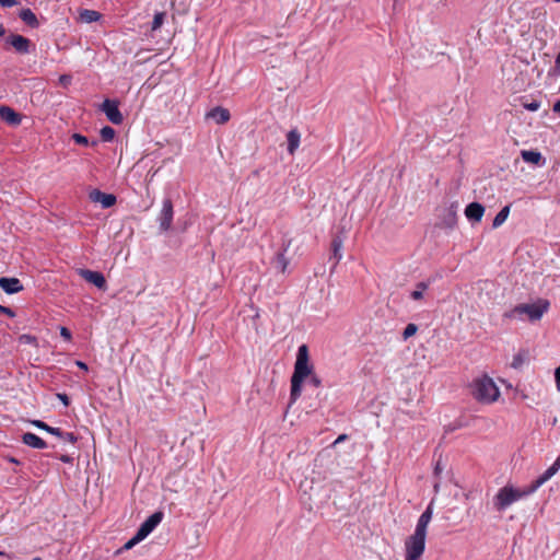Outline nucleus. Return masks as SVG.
Returning a JSON list of instances; mask_svg holds the SVG:
<instances>
[{"instance_id":"obj_30","label":"nucleus","mask_w":560,"mask_h":560,"mask_svg":"<svg viewBox=\"0 0 560 560\" xmlns=\"http://www.w3.org/2000/svg\"><path fill=\"white\" fill-rule=\"evenodd\" d=\"M417 331H418V326L416 324H408L402 331V339L407 340L408 338L416 335Z\"/></svg>"},{"instance_id":"obj_34","label":"nucleus","mask_w":560,"mask_h":560,"mask_svg":"<svg viewBox=\"0 0 560 560\" xmlns=\"http://www.w3.org/2000/svg\"><path fill=\"white\" fill-rule=\"evenodd\" d=\"M72 139L74 140L75 143L81 144V145H88L90 143L89 139L85 136H82L80 133H74L72 136Z\"/></svg>"},{"instance_id":"obj_16","label":"nucleus","mask_w":560,"mask_h":560,"mask_svg":"<svg viewBox=\"0 0 560 560\" xmlns=\"http://www.w3.org/2000/svg\"><path fill=\"white\" fill-rule=\"evenodd\" d=\"M432 504H433V502H431L428 505L427 510L420 515L417 526H416V529H415V533L422 534V535L427 536V528L432 518V513H433Z\"/></svg>"},{"instance_id":"obj_29","label":"nucleus","mask_w":560,"mask_h":560,"mask_svg":"<svg viewBox=\"0 0 560 560\" xmlns=\"http://www.w3.org/2000/svg\"><path fill=\"white\" fill-rule=\"evenodd\" d=\"M101 137L104 141H112L115 137V130L109 126H105L101 129Z\"/></svg>"},{"instance_id":"obj_36","label":"nucleus","mask_w":560,"mask_h":560,"mask_svg":"<svg viewBox=\"0 0 560 560\" xmlns=\"http://www.w3.org/2000/svg\"><path fill=\"white\" fill-rule=\"evenodd\" d=\"M310 382L314 387H319L322 385L320 378L314 373L310 376Z\"/></svg>"},{"instance_id":"obj_46","label":"nucleus","mask_w":560,"mask_h":560,"mask_svg":"<svg viewBox=\"0 0 560 560\" xmlns=\"http://www.w3.org/2000/svg\"><path fill=\"white\" fill-rule=\"evenodd\" d=\"M60 459H61L62 462H65V463H69V462H70V457H69V456H67V455L61 456V458H60Z\"/></svg>"},{"instance_id":"obj_11","label":"nucleus","mask_w":560,"mask_h":560,"mask_svg":"<svg viewBox=\"0 0 560 560\" xmlns=\"http://www.w3.org/2000/svg\"><path fill=\"white\" fill-rule=\"evenodd\" d=\"M78 272L85 281L94 284L96 288L101 290L106 289V280L103 273L89 269H79Z\"/></svg>"},{"instance_id":"obj_8","label":"nucleus","mask_w":560,"mask_h":560,"mask_svg":"<svg viewBox=\"0 0 560 560\" xmlns=\"http://www.w3.org/2000/svg\"><path fill=\"white\" fill-rule=\"evenodd\" d=\"M32 424L35 425L38 429L45 430L46 432L60 438L61 440H63L66 442H69V443L73 444L78 440V438L74 435V433H72V432H62L59 428L50 427L47 423H45L44 421L34 420V421H32Z\"/></svg>"},{"instance_id":"obj_47","label":"nucleus","mask_w":560,"mask_h":560,"mask_svg":"<svg viewBox=\"0 0 560 560\" xmlns=\"http://www.w3.org/2000/svg\"><path fill=\"white\" fill-rule=\"evenodd\" d=\"M433 488H434V492L438 493L440 491V483L435 482Z\"/></svg>"},{"instance_id":"obj_15","label":"nucleus","mask_w":560,"mask_h":560,"mask_svg":"<svg viewBox=\"0 0 560 560\" xmlns=\"http://www.w3.org/2000/svg\"><path fill=\"white\" fill-rule=\"evenodd\" d=\"M291 243H292V241L288 240L283 244L282 252H279L273 260L275 268L278 269L281 273H284L287 271L289 262H290L289 259L285 257L284 253L289 249V247L291 246Z\"/></svg>"},{"instance_id":"obj_40","label":"nucleus","mask_w":560,"mask_h":560,"mask_svg":"<svg viewBox=\"0 0 560 560\" xmlns=\"http://www.w3.org/2000/svg\"><path fill=\"white\" fill-rule=\"evenodd\" d=\"M57 398L65 405H69V397L66 394L59 393L57 394Z\"/></svg>"},{"instance_id":"obj_44","label":"nucleus","mask_w":560,"mask_h":560,"mask_svg":"<svg viewBox=\"0 0 560 560\" xmlns=\"http://www.w3.org/2000/svg\"><path fill=\"white\" fill-rule=\"evenodd\" d=\"M347 438H348V436H347V434H340V435L335 440V442L332 443V445H337V444H339V443H341V442L346 441V440H347Z\"/></svg>"},{"instance_id":"obj_38","label":"nucleus","mask_w":560,"mask_h":560,"mask_svg":"<svg viewBox=\"0 0 560 560\" xmlns=\"http://www.w3.org/2000/svg\"><path fill=\"white\" fill-rule=\"evenodd\" d=\"M15 4H18L16 0H0V5H2L4 8H11Z\"/></svg>"},{"instance_id":"obj_32","label":"nucleus","mask_w":560,"mask_h":560,"mask_svg":"<svg viewBox=\"0 0 560 560\" xmlns=\"http://www.w3.org/2000/svg\"><path fill=\"white\" fill-rule=\"evenodd\" d=\"M164 18H165L164 12H159L154 15L153 21H152V30L153 31H155L162 26V24L164 22Z\"/></svg>"},{"instance_id":"obj_4","label":"nucleus","mask_w":560,"mask_h":560,"mask_svg":"<svg viewBox=\"0 0 560 560\" xmlns=\"http://www.w3.org/2000/svg\"><path fill=\"white\" fill-rule=\"evenodd\" d=\"M472 396L481 404H492L500 397V390L491 377L483 375L474 381Z\"/></svg>"},{"instance_id":"obj_27","label":"nucleus","mask_w":560,"mask_h":560,"mask_svg":"<svg viewBox=\"0 0 560 560\" xmlns=\"http://www.w3.org/2000/svg\"><path fill=\"white\" fill-rule=\"evenodd\" d=\"M101 18V14L97 11L94 10H83L81 12V19L82 21L86 23H92L98 21Z\"/></svg>"},{"instance_id":"obj_23","label":"nucleus","mask_w":560,"mask_h":560,"mask_svg":"<svg viewBox=\"0 0 560 560\" xmlns=\"http://www.w3.org/2000/svg\"><path fill=\"white\" fill-rule=\"evenodd\" d=\"M522 159L532 164H539L542 161V155L540 152L533 150H523L521 152Z\"/></svg>"},{"instance_id":"obj_51","label":"nucleus","mask_w":560,"mask_h":560,"mask_svg":"<svg viewBox=\"0 0 560 560\" xmlns=\"http://www.w3.org/2000/svg\"><path fill=\"white\" fill-rule=\"evenodd\" d=\"M556 2H560V0H555Z\"/></svg>"},{"instance_id":"obj_14","label":"nucleus","mask_w":560,"mask_h":560,"mask_svg":"<svg viewBox=\"0 0 560 560\" xmlns=\"http://www.w3.org/2000/svg\"><path fill=\"white\" fill-rule=\"evenodd\" d=\"M485 213V207L479 202H471L465 209V215L469 221L480 222Z\"/></svg>"},{"instance_id":"obj_43","label":"nucleus","mask_w":560,"mask_h":560,"mask_svg":"<svg viewBox=\"0 0 560 560\" xmlns=\"http://www.w3.org/2000/svg\"><path fill=\"white\" fill-rule=\"evenodd\" d=\"M555 380L557 384V388L560 390V366L555 371Z\"/></svg>"},{"instance_id":"obj_25","label":"nucleus","mask_w":560,"mask_h":560,"mask_svg":"<svg viewBox=\"0 0 560 560\" xmlns=\"http://www.w3.org/2000/svg\"><path fill=\"white\" fill-rule=\"evenodd\" d=\"M429 289V283L421 281L416 284L415 290L410 292V298L415 301L422 300L424 298V292Z\"/></svg>"},{"instance_id":"obj_17","label":"nucleus","mask_w":560,"mask_h":560,"mask_svg":"<svg viewBox=\"0 0 560 560\" xmlns=\"http://www.w3.org/2000/svg\"><path fill=\"white\" fill-rule=\"evenodd\" d=\"M0 118L11 126H18L22 120L20 114L9 106L0 107Z\"/></svg>"},{"instance_id":"obj_24","label":"nucleus","mask_w":560,"mask_h":560,"mask_svg":"<svg viewBox=\"0 0 560 560\" xmlns=\"http://www.w3.org/2000/svg\"><path fill=\"white\" fill-rule=\"evenodd\" d=\"M331 248H332V254H331L330 258L335 260L334 265L336 266L342 258V254H341L342 240L340 237H335L331 242Z\"/></svg>"},{"instance_id":"obj_18","label":"nucleus","mask_w":560,"mask_h":560,"mask_svg":"<svg viewBox=\"0 0 560 560\" xmlns=\"http://www.w3.org/2000/svg\"><path fill=\"white\" fill-rule=\"evenodd\" d=\"M0 287L8 294H14L23 290V285L18 278H0Z\"/></svg>"},{"instance_id":"obj_37","label":"nucleus","mask_w":560,"mask_h":560,"mask_svg":"<svg viewBox=\"0 0 560 560\" xmlns=\"http://www.w3.org/2000/svg\"><path fill=\"white\" fill-rule=\"evenodd\" d=\"M60 335L66 340H71V331L67 327H60Z\"/></svg>"},{"instance_id":"obj_2","label":"nucleus","mask_w":560,"mask_h":560,"mask_svg":"<svg viewBox=\"0 0 560 560\" xmlns=\"http://www.w3.org/2000/svg\"><path fill=\"white\" fill-rule=\"evenodd\" d=\"M549 305V302L545 299H538L534 303H522L504 313V317L520 320L526 317L530 322H537L548 311Z\"/></svg>"},{"instance_id":"obj_48","label":"nucleus","mask_w":560,"mask_h":560,"mask_svg":"<svg viewBox=\"0 0 560 560\" xmlns=\"http://www.w3.org/2000/svg\"><path fill=\"white\" fill-rule=\"evenodd\" d=\"M4 34V28L2 25H0V36H2Z\"/></svg>"},{"instance_id":"obj_49","label":"nucleus","mask_w":560,"mask_h":560,"mask_svg":"<svg viewBox=\"0 0 560 560\" xmlns=\"http://www.w3.org/2000/svg\"><path fill=\"white\" fill-rule=\"evenodd\" d=\"M32 560H42L40 558L36 557V558H33Z\"/></svg>"},{"instance_id":"obj_22","label":"nucleus","mask_w":560,"mask_h":560,"mask_svg":"<svg viewBox=\"0 0 560 560\" xmlns=\"http://www.w3.org/2000/svg\"><path fill=\"white\" fill-rule=\"evenodd\" d=\"M300 139H301V136H300V132L296 129H292V130H290L288 132V135H287L288 152L290 154H294V152L299 148Z\"/></svg>"},{"instance_id":"obj_1","label":"nucleus","mask_w":560,"mask_h":560,"mask_svg":"<svg viewBox=\"0 0 560 560\" xmlns=\"http://www.w3.org/2000/svg\"><path fill=\"white\" fill-rule=\"evenodd\" d=\"M314 366L310 362L308 348L301 345L298 349L294 371L291 376L290 400L295 402L302 393L303 382L313 374Z\"/></svg>"},{"instance_id":"obj_6","label":"nucleus","mask_w":560,"mask_h":560,"mask_svg":"<svg viewBox=\"0 0 560 560\" xmlns=\"http://www.w3.org/2000/svg\"><path fill=\"white\" fill-rule=\"evenodd\" d=\"M163 513L161 511L154 512L150 515L138 528L137 534L142 539L147 538L153 529L162 522Z\"/></svg>"},{"instance_id":"obj_35","label":"nucleus","mask_w":560,"mask_h":560,"mask_svg":"<svg viewBox=\"0 0 560 560\" xmlns=\"http://www.w3.org/2000/svg\"><path fill=\"white\" fill-rule=\"evenodd\" d=\"M72 77L70 74H62L59 77V84L67 88L71 84Z\"/></svg>"},{"instance_id":"obj_20","label":"nucleus","mask_w":560,"mask_h":560,"mask_svg":"<svg viewBox=\"0 0 560 560\" xmlns=\"http://www.w3.org/2000/svg\"><path fill=\"white\" fill-rule=\"evenodd\" d=\"M207 117L212 118L217 124L222 125L228 122L231 116L226 108L215 107L207 114Z\"/></svg>"},{"instance_id":"obj_10","label":"nucleus","mask_w":560,"mask_h":560,"mask_svg":"<svg viewBox=\"0 0 560 560\" xmlns=\"http://www.w3.org/2000/svg\"><path fill=\"white\" fill-rule=\"evenodd\" d=\"M560 469V455L555 460V463L544 472L541 474L533 483L528 487L530 493L537 491L545 482L551 479Z\"/></svg>"},{"instance_id":"obj_12","label":"nucleus","mask_w":560,"mask_h":560,"mask_svg":"<svg viewBox=\"0 0 560 560\" xmlns=\"http://www.w3.org/2000/svg\"><path fill=\"white\" fill-rule=\"evenodd\" d=\"M89 197L93 202L101 203L103 208H110L116 202V197L114 195L102 192L98 189H93Z\"/></svg>"},{"instance_id":"obj_41","label":"nucleus","mask_w":560,"mask_h":560,"mask_svg":"<svg viewBox=\"0 0 560 560\" xmlns=\"http://www.w3.org/2000/svg\"><path fill=\"white\" fill-rule=\"evenodd\" d=\"M525 107L530 112H535L539 108V103L533 102V103L526 104Z\"/></svg>"},{"instance_id":"obj_21","label":"nucleus","mask_w":560,"mask_h":560,"mask_svg":"<svg viewBox=\"0 0 560 560\" xmlns=\"http://www.w3.org/2000/svg\"><path fill=\"white\" fill-rule=\"evenodd\" d=\"M19 16L25 24L33 28H36L39 25L35 13L31 9H22L19 13Z\"/></svg>"},{"instance_id":"obj_42","label":"nucleus","mask_w":560,"mask_h":560,"mask_svg":"<svg viewBox=\"0 0 560 560\" xmlns=\"http://www.w3.org/2000/svg\"><path fill=\"white\" fill-rule=\"evenodd\" d=\"M442 470H443V467H442L441 460H438L435 464V467H434V475L436 477H439L441 475Z\"/></svg>"},{"instance_id":"obj_31","label":"nucleus","mask_w":560,"mask_h":560,"mask_svg":"<svg viewBox=\"0 0 560 560\" xmlns=\"http://www.w3.org/2000/svg\"><path fill=\"white\" fill-rule=\"evenodd\" d=\"M142 537H139V535L136 533V535L129 539L124 546L121 549L118 550V552L122 551V550H129L131 549L133 546H136L138 542L142 541Z\"/></svg>"},{"instance_id":"obj_3","label":"nucleus","mask_w":560,"mask_h":560,"mask_svg":"<svg viewBox=\"0 0 560 560\" xmlns=\"http://www.w3.org/2000/svg\"><path fill=\"white\" fill-rule=\"evenodd\" d=\"M532 494L528 490V488L522 490L518 488H515L512 485H505L504 487L500 488L497 494L492 499L493 509L497 512H503L508 508H510L513 503L517 502L518 500Z\"/></svg>"},{"instance_id":"obj_7","label":"nucleus","mask_w":560,"mask_h":560,"mask_svg":"<svg viewBox=\"0 0 560 560\" xmlns=\"http://www.w3.org/2000/svg\"><path fill=\"white\" fill-rule=\"evenodd\" d=\"M101 108L110 122L115 125H120L122 122L124 117L118 108V102L105 100Z\"/></svg>"},{"instance_id":"obj_5","label":"nucleus","mask_w":560,"mask_h":560,"mask_svg":"<svg viewBox=\"0 0 560 560\" xmlns=\"http://www.w3.org/2000/svg\"><path fill=\"white\" fill-rule=\"evenodd\" d=\"M425 535L413 533L405 542L406 560H420L425 548Z\"/></svg>"},{"instance_id":"obj_45","label":"nucleus","mask_w":560,"mask_h":560,"mask_svg":"<svg viewBox=\"0 0 560 560\" xmlns=\"http://www.w3.org/2000/svg\"><path fill=\"white\" fill-rule=\"evenodd\" d=\"M77 366H79L80 369L84 370V371H88V365L82 362V361H77L75 362Z\"/></svg>"},{"instance_id":"obj_33","label":"nucleus","mask_w":560,"mask_h":560,"mask_svg":"<svg viewBox=\"0 0 560 560\" xmlns=\"http://www.w3.org/2000/svg\"><path fill=\"white\" fill-rule=\"evenodd\" d=\"M19 341L21 343H25V345H35V346H37V339L34 336L26 335V334L20 336Z\"/></svg>"},{"instance_id":"obj_13","label":"nucleus","mask_w":560,"mask_h":560,"mask_svg":"<svg viewBox=\"0 0 560 560\" xmlns=\"http://www.w3.org/2000/svg\"><path fill=\"white\" fill-rule=\"evenodd\" d=\"M8 43L20 54L30 52L31 40L22 35H11L8 38Z\"/></svg>"},{"instance_id":"obj_26","label":"nucleus","mask_w":560,"mask_h":560,"mask_svg":"<svg viewBox=\"0 0 560 560\" xmlns=\"http://www.w3.org/2000/svg\"><path fill=\"white\" fill-rule=\"evenodd\" d=\"M509 213H510V206L503 207L499 211V213L494 217L493 222H492V226L494 229L501 226L505 222V220L508 219Z\"/></svg>"},{"instance_id":"obj_19","label":"nucleus","mask_w":560,"mask_h":560,"mask_svg":"<svg viewBox=\"0 0 560 560\" xmlns=\"http://www.w3.org/2000/svg\"><path fill=\"white\" fill-rule=\"evenodd\" d=\"M22 442L33 448L43 450L47 447V443L34 433L26 432L22 435Z\"/></svg>"},{"instance_id":"obj_50","label":"nucleus","mask_w":560,"mask_h":560,"mask_svg":"<svg viewBox=\"0 0 560 560\" xmlns=\"http://www.w3.org/2000/svg\"><path fill=\"white\" fill-rule=\"evenodd\" d=\"M2 555H3V552H2V551H0V556H2Z\"/></svg>"},{"instance_id":"obj_9","label":"nucleus","mask_w":560,"mask_h":560,"mask_svg":"<svg viewBox=\"0 0 560 560\" xmlns=\"http://www.w3.org/2000/svg\"><path fill=\"white\" fill-rule=\"evenodd\" d=\"M173 215H174L173 203H172L171 199H165L163 201V206H162L160 215L158 218L161 231H168L171 229Z\"/></svg>"},{"instance_id":"obj_39","label":"nucleus","mask_w":560,"mask_h":560,"mask_svg":"<svg viewBox=\"0 0 560 560\" xmlns=\"http://www.w3.org/2000/svg\"><path fill=\"white\" fill-rule=\"evenodd\" d=\"M0 312L10 317H14V315H15L14 312L10 307L3 306V305H0Z\"/></svg>"},{"instance_id":"obj_28","label":"nucleus","mask_w":560,"mask_h":560,"mask_svg":"<svg viewBox=\"0 0 560 560\" xmlns=\"http://www.w3.org/2000/svg\"><path fill=\"white\" fill-rule=\"evenodd\" d=\"M527 358V352H518L513 357L511 366L514 369H520L526 362Z\"/></svg>"}]
</instances>
